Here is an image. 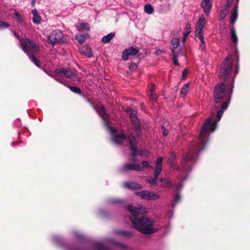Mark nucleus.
<instances>
[{
	"mask_svg": "<svg viewBox=\"0 0 250 250\" xmlns=\"http://www.w3.org/2000/svg\"><path fill=\"white\" fill-rule=\"evenodd\" d=\"M188 74V71L187 69H184L182 72V77L184 78L186 77Z\"/></svg>",
	"mask_w": 250,
	"mask_h": 250,
	"instance_id": "obj_50",
	"label": "nucleus"
},
{
	"mask_svg": "<svg viewBox=\"0 0 250 250\" xmlns=\"http://www.w3.org/2000/svg\"><path fill=\"white\" fill-rule=\"evenodd\" d=\"M163 158L162 157H159L157 158L156 163V167L155 169V172L156 175L157 174H160L162 171V162Z\"/></svg>",
	"mask_w": 250,
	"mask_h": 250,
	"instance_id": "obj_23",
	"label": "nucleus"
},
{
	"mask_svg": "<svg viewBox=\"0 0 250 250\" xmlns=\"http://www.w3.org/2000/svg\"><path fill=\"white\" fill-rule=\"evenodd\" d=\"M233 0H227V1L229 2V3H231L232 2Z\"/></svg>",
	"mask_w": 250,
	"mask_h": 250,
	"instance_id": "obj_59",
	"label": "nucleus"
},
{
	"mask_svg": "<svg viewBox=\"0 0 250 250\" xmlns=\"http://www.w3.org/2000/svg\"><path fill=\"white\" fill-rule=\"evenodd\" d=\"M201 7L206 16H208L212 7V0H203L201 3Z\"/></svg>",
	"mask_w": 250,
	"mask_h": 250,
	"instance_id": "obj_15",
	"label": "nucleus"
},
{
	"mask_svg": "<svg viewBox=\"0 0 250 250\" xmlns=\"http://www.w3.org/2000/svg\"><path fill=\"white\" fill-rule=\"evenodd\" d=\"M16 143H17V142H13L12 143V144L14 145L16 144Z\"/></svg>",
	"mask_w": 250,
	"mask_h": 250,
	"instance_id": "obj_60",
	"label": "nucleus"
},
{
	"mask_svg": "<svg viewBox=\"0 0 250 250\" xmlns=\"http://www.w3.org/2000/svg\"><path fill=\"white\" fill-rule=\"evenodd\" d=\"M32 13L33 15V17L36 16V15H38V12L36 9L32 10Z\"/></svg>",
	"mask_w": 250,
	"mask_h": 250,
	"instance_id": "obj_52",
	"label": "nucleus"
},
{
	"mask_svg": "<svg viewBox=\"0 0 250 250\" xmlns=\"http://www.w3.org/2000/svg\"><path fill=\"white\" fill-rule=\"evenodd\" d=\"M99 214L102 215H104V210L103 209H101L99 210Z\"/></svg>",
	"mask_w": 250,
	"mask_h": 250,
	"instance_id": "obj_54",
	"label": "nucleus"
},
{
	"mask_svg": "<svg viewBox=\"0 0 250 250\" xmlns=\"http://www.w3.org/2000/svg\"><path fill=\"white\" fill-rule=\"evenodd\" d=\"M79 94H81V90H80V89H79Z\"/></svg>",
	"mask_w": 250,
	"mask_h": 250,
	"instance_id": "obj_61",
	"label": "nucleus"
},
{
	"mask_svg": "<svg viewBox=\"0 0 250 250\" xmlns=\"http://www.w3.org/2000/svg\"><path fill=\"white\" fill-rule=\"evenodd\" d=\"M138 66V65L137 63H131L129 66V68L130 70H131L132 71H134L137 69Z\"/></svg>",
	"mask_w": 250,
	"mask_h": 250,
	"instance_id": "obj_42",
	"label": "nucleus"
},
{
	"mask_svg": "<svg viewBox=\"0 0 250 250\" xmlns=\"http://www.w3.org/2000/svg\"><path fill=\"white\" fill-rule=\"evenodd\" d=\"M114 233L125 238H130L134 235L133 231H126L125 230H115Z\"/></svg>",
	"mask_w": 250,
	"mask_h": 250,
	"instance_id": "obj_19",
	"label": "nucleus"
},
{
	"mask_svg": "<svg viewBox=\"0 0 250 250\" xmlns=\"http://www.w3.org/2000/svg\"><path fill=\"white\" fill-rule=\"evenodd\" d=\"M75 239L73 245H68L65 244L62 237L57 234H53L51 236L52 241L62 250H78L77 242L78 241V232L76 230L72 232Z\"/></svg>",
	"mask_w": 250,
	"mask_h": 250,
	"instance_id": "obj_5",
	"label": "nucleus"
},
{
	"mask_svg": "<svg viewBox=\"0 0 250 250\" xmlns=\"http://www.w3.org/2000/svg\"><path fill=\"white\" fill-rule=\"evenodd\" d=\"M127 139L129 142V148L131 151L132 157H136L137 141L132 133L127 135Z\"/></svg>",
	"mask_w": 250,
	"mask_h": 250,
	"instance_id": "obj_10",
	"label": "nucleus"
},
{
	"mask_svg": "<svg viewBox=\"0 0 250 250\" xmlns=\"http://www.w3.org/2000/svg\"><path fill=\"white\" fill-rule=\"evenodd\" d=\"M9 27V25L8 23L6 22L2 21H0V29L3 30L6 28H7Z\"/></svg>",
	"mask_w": 250,
	"mask_h": 250,
	"instance_id": "obj_39",
	"label": "nucleus"
},
{
	"mask_svg": "<svg viewBox=\"0 0 250 250\" xmlns=\"http://www.w3.org/2000/svg\"><path fill=\"white\" fill-rule=\"evenodd\" d=\"M191 32V24L189 23H187L185 28L184 29V31L183 33L184 36H188V35L190 34Z\"/></svg>",
	"mask_w": 250,
	"mask_h": 250,
	"instance_id": "obj_37",
	"label": "nucleus"
},
{
	"mask_svg": "<svg viewBox=\"0 0 250 250\" xmlns=\"http://www.w3.org/2000/svg\"><path fill=\"white\" fill-rule=\"evenodd\" d=\"M79 27L83 30H85L86 31H89L90 30V27L88 23L85 22H82L79 23Z\"/></svg>",
	"mask_w": 250,
	"mask_h": 250,
	"instance_id": "obj_36",
	"label": "nucleus"
},
{
	"mask_svg": "<svg viewBox=\"0 0 250 250\" xmlns=\"http://www.w3.org/2000/svg\"><path fill=\"white\" fill-rule=\"evenodd\" d=\"M195 37L197 38H198L200 41L201 43H200V47H199L200 49L202 51H205L206 45V43H205V42L204 41V35H198L197 36H195Z\"/></svg>",
	"mask_w": 250,
	"mask_h": 250,
	"instance_id": "obj_29",
	"label": "nucleus"
},
{
	"mask_svg": "<svg viewBox=\"0 0 250 250\" xmlns=\"http://www.w3.org/2000/svg\"><path fill=\"white\" fill-rule=\"evenodd\" d=\"M91 104L97 113L102 118L105 127L111 133V138L113 141L117 144H122L124 141L125 139H127V135H125L124 133H120L119 134L115 135V133L117 132V129L114 127L110 126V125L111 124L110 116L106 113L104 107L103 106H100L96 108L92 104Z\"/></svg>",
	"mask_w": 250,
	"mask_h": 250,
	"instance_id": "obj_3",
	"label": "nucleus"
},
{
	"mask_svg": "<svg viewBox=\"0 0 250 250\" xmlns=\"http://www.w3.org/2000/svg\"><path fill=\"white\" fill-rule=\"evenodd\" d=\"M79 53L89 58L93 57L92 49L88 46H83L81 49H79Z\"/></svg>",
	"mask_w": 250,
	"mask_h": 250,
	"instance_id": "obj_20",
	"label": "nucleus"
},
{
	"mask_svg": "<svg viewBox=\"0 0 250 250\" xmlns=\"http://www.w3.org/2000/svg\"><path fill=\"white\" fill-rule=\"evenodd\" d=\"M238 2L239 0H237L234 7L230 11V23L233 24L236 21L238 17Z\"/></svg>",
	"mask_w": 250,
	"mask_h": 250,
	"instance_id": "obj_16",
	"label": "nucleus"
},
{
	"mask_svg": "<svg viewBox=\"0 0 250 250\" xmlns=\"http://www.w3.org/2000/svg\"><path fill=\"white\" fill-rule=\"evenodd\" d=\"M41 21V18L39 15H36L33 18V22L35 24H39Z\"/></svg>",
	"mask_w": 250,
	"mask_h": 250,
	"instance_id": "obj_41",
	"label": "nucleus"
},
{
	"mask_svg": "<svg viewBox=\"0 0 250 250\" xmlns=\"http://www.w3.org/2000/svg\"><path fill=\"white\" fill-rule=\"evenodd\" d=\"M159 175L160 174H157V175H156V173L154 172V177H151L150 178H147L146 181L151 185H154L157 183V181Z\"/></svg>",
	"mask_w": 250,
	"mask_h": 250,
	"instance_id": "obj_32",
	"label": "nucleus"
},
{
	"mask_svg": "<svg viewBox=\"0 0 250 250\" xmlns=\"http://www.w3.org/2000/svg\"><path fill=\"white\" fill-rule=\"evenodd\" d=\"M136 194L142 199L148 201L156 200L160 197L159 195L155 192L149 191L146 190L136 192Z\"/></svg>",
	"mask_w": 250,
	"mask_h": 250,
	"instance_id": "obj_8",
	"label": "nucleus"
},
{
	"mask_svg": "<svg viewBox=\"0 0 250 250\" xmlns=\"http://www.w3.org/2000/svg\"><path fill=\"white\" fill-rule=\"evenodd\" d=\"M178 53L177 52H172V60L174 64H178V61L177 59Z\"/></svg>",
	"mask_w": 250,
	"mask_h": 250,
	"instance_id": "obj_38",
	"label": "nucleus"
},
{
	"mask_svg": "<svg viewBox=\"0 0 250 250\" xmlns=\"http://www.w3.org/2000/svg\"><path fill=\"white\" fill-rule=\"evenodd\" d=\"M20 46L24 52L28 56L30 61L40 67L39 61L34 55L40 50L39 46L34 41L28 38L23 39V41L21 42Z\"/></svg>",
	"mask_w": 250,
	"mask_h": 250,
	"instance_id": "obj_4",
	"label": "nucleus"
},
{
	"mask_svg": "<svg viewBox=\"0 0 250 250\" xmlns=\"http://www.w3.org/2000/svg\"><path fill=\"white\" fill-rule=\"evenodd\" d=\"M187 37L188 36H186V37L184 36L183 39L182 40L183 43H184L186 42Z\"/></svg>",
	"mask_w": 250,
	"mask_h": 250,
	"instance_id": "obj_56",
	"label": "nucleus"
},
{
	"mask_svg": "<svg viewBox=\"0 0 250 250\" xmlns=\"http://www.w3.org/2000/svg\"><path fill=\"white\" fill-rule=\"evenodd\" d=\"M230 34L232 42L234 44L235 47H236L238 43V39L234 28L230 30Z\"/></svg>",
	"mask_w": 250,
	"mask_h": 250,
	"instance_id": "obj_28",
	"label": "nucleus"
},
{
	"mask_svg": "<svg viewBox=\"0 0 250 250\" xmlns=\"http://www.w3.org/2000/svg\"><path fill=\"white\" fill-rule=\"evenodd\" d=\"M189 83H187L184 84L183 86L181 89L180 94L183 96H186L189 90Z\"/></svg>",
	"mask_w": 250,
	"mask_h": 250,
	"instance_id": "obj_31",
	"label": "nucleus"
},
{
	"mask_svg": "<svg viewBox=\"0 0 250 250\" xmlns=\"http://www.w3.org/2000/svg\"><path fill=\"white\" fill-rule=\"evenodd\" d=\"M186 178L187 177L184 178L180 182L177 184V185H176L174 187V190L177 192V193L173 195L171 200V205L173 208L175 207L176 205L180 201L181 199L179 191L183 188V183Z\"/></svg>",
	"mask_w": 250,
	"mask_h": 250,
	"instance_id": "obj_9",
	"label": "nucleus"
},
{
	"mask_svg": "<svg viewBox=\"0 0 250 250\" xmlns=\"http://www.w3.org/2000/svg\"><path fill=\"white\" fill-rule=\"evenodd\" d=\"M122 171L126 172L128 170H134L136 171H142L143 170V167L139 164H125L121 168Z\"/></svg>",
	"mask_w": 250,
	"mask_h": 250,
	"instance_id": "obj_14",
	"label": "nucleus"
},
{
	"mask_svg": "<svg viewBox=\"0 0 250 250\" xmlns=\"http://www.w3.org/2000/svg\"><path fill=\"white\" fill-rule=\"evenodd\" d=\"M159 182L161 183L160 187L163 188H170L173 186L172 182L167 178H163L159 180Z\"/></svg>",
	"mask_w": 250,
	"mask_h": 250,
	"instance_id": "obj_25",
	"label": "nucleus"
},
{
	"mask_svg": "<svg viewBox=\"0 0 250 250\" xmlns=\"http://www.w3.org/2000/svg\"><path fill=\"white\" fill-rule=\"evenodd\" d=\"M162 129L163 130V135L164 136H167V134H168V130H167L166 128H165V127L164 126L162 127Z\"/></svg>",
	"mask_w": 250,
	"mask_h": 250,
	"instance_id": "obj_49",
	"label": "nucleus"
},
{
	"mask_svg": "<svg viewBox=\"0 0 250 250\" xmlns=\"http://www.w3.org/2000/svg\"><path fill=\"white\" fill-rule=\"evenodd\" d=\"M56 73L62 78L70 79L75 76V74L69 68H57Z\"/></svg>",
	"mask_w": 250,
	"mask_h": 250,
	"instance_id": "obj_12",
	"label": "nucleus"
},
{
	"mask_svg": "<svg viewBox=\"0 0 250 250\" xmlns=\"http://www.w3.org/2000/svg\"><path fill=\"white\" fill-rule=\"evenodd\" d=\"M239 65H236V67H235V70L234 73V74H233V76L232 77H230V74H229V78L228 80H229V79H230V80H231V79H232L233 78H234L235 79V76L237 75V74H238V72H239Z\"/></svg>",
	"mask_w": 250,
	"mask_h": 250,
	"instance_id": "obj_43",
	"label": "nucleus"
},
{
	"mask_svg": "<svg viewBox=\"0 0 250 250\" xmlns=\"http://www.w3.org/2000/svg\"><path fill=\"white\" fill-rule=\"evenodd\" d=\"M230 4H231V3H229V2L227 1V3L225 4V5L224 6H223V7L229 10V8Z\"/></svg>",
	"mask_w": 250,
	"mask_h": 250,
	"instance_id": "obj_51",
	"label": "nucleus"
},
{
	"mask_svg": "<svg viewBox=\"0 0 250 250\" xmlns=\"http://www.w3.org/2000/svg\"><path fill=\"white\" fill-rule=\"evenodd\" d=\"M229 9L223 7H221L219 11V16L218 17V21H221L222 20L224 19L226 17L228 14L229 13Z\"/></svg>",
	"mask_w": 250,
	"mask_h": 250,
	"instance_id": "obj_24",
	"label": "nucleus"
},
{
	"mask_svg": "<svg viewBox=\"0 0 250 250\" xmlns=\"http://www.w3.org/2000/svg\"><path fill=\"white\" fill-rule=\"evenodd\" d=\"M130 118L131 119V121L132 123L133 124H136L139 123L140 121L137 117V115L136 114V113L132 112L130 114Z\"/></svg>",
	"mask_w": 250,
	"mask_h": 250,
	"instance_id": "obj_35",
	"label": "nucleus"
},
{
	"mask_svg": "<svg viewBox=\"0 0 250 250\" xmlns=\"http://www.w3.org/2000/svg\"><path fill=\"white\" fill-rule=\"evenodd\" d=\"M78 38H79L78 34H76V35H75V39L76 40H78Z\"/></svg>",
	"mask_w": 250,
	"mask_h": 250,
	"instance_id": "obj_58",
	"label": "nucleus"
},
{
	"mask_svg": "<svg viewBox=\"0 0 250 250\" xmlns=\"http://www.w3.org/2000/svg\"><path fill=\"white\" fill-rule=\"evenodd\" d=\"M79 242H80L81 240H82L83 239V236L82 234L79 233Z\"/></svg>",
	"mask_w": 250,
	"mask_h": 250,
	"instance_id": "obj_55",
	"label": "nucleus"
},
{
	"mask_svg": "<svg viewBox=\"0 0 250 250\" xmlns=\"http://www.w3.org/2000/svg\"><path fill=\"white\" fill-rule=\"evenodd\" d=\"M126 209L131 213L129 219L134 229L145 234H150L158 231L157 229L153 227V220L144 216L145 208L142 205L137 207L129 205L126 207Z\"/></svg>",
	"mask_w": 250,
	"mask_h": 250,
	"instance_id": "obj_2",
	"label": "nucleus"
},
{
	"mask_svg": "<svg viewBox=\"0 0 250 250\" xmlns=\"http://www.w3.org/2000/svg\"><path fill=\"white\" fill-rule=\"evenodd\" d=\"M141 164L143 165V166H141V167H143V169L144 168H152V166H150L149 164L146 161H142L141 162Z\"/></svg>",
	"mask_w": 250,
	"mask_h": 250,
	"instance_id": "obj_40",
	"label": "nucleus"
},
{
	"mask_svg": "<svg viewBox=\"0 0 250 250\" xmlns=\"http://www.w3.org/2000/svg\"><path fill=\"white\" fill-rule=\"evenodd\" d=\"M176 157V154L173 152L170 153V156L169 158V162L170 163L172 164Z\"/></svg>",
	"mask_w": 250,
	"mask_h": 250,
	"instance_id": "obj_45",
	"label": "nucleus"
},
{
	"mask_svg": "<svg viewBox=\"0 0 250 250\" xmlns=\"http://www.w3.org/2000/svg\"><path fill=\"white\" fill-rule=\"evenodd\" d=\"M233 61L230 56H227L220 65L218 77L224 81L217 84L213 90V100L215 104H221L220 109L217 114L212 113L203 124L199 133L197 142L190 145L188 151L183 156V163L181 168L185 172L190 171L193 165L197 160L199 152L203 150L208 141L209 134L217 127L224 111L227 109L230 104L233 88L234 78L231 79V83L228 82L229 74L232 71Z\"/></svg>",
	"mask_w": 250,
	"mask_h": 250,
	"instance_id": "obj_1",
	"label": "nucleus"
},
{
	"mask_svg": "<svg viewBox=\"0 0 250 250\" xmlns=\"http://www.w3.org/2000/svg\"><path fill=\"white\" fill-rule=\"evenodd\" d=\"M90 37V35L88 33H80L79 34V44H83L85 41Z\"/></svg>",
	"mask_w": 250,
	"mask_h": 250,
	"instance_id": "obj_30",
	"label": "nucleus"
},
{
	"mask_svg": "<svg viewBox=\"0 0 250 250\" xmlns=\"http://www.w3.org/2000/svg\"><path fill=\"white\" fill-rule=\"evenodd\" d=\"M70 90L75 93L78 94V87L77 86H70Z\"/></svg>",
	"mask_w": 250,
	"mask_h": 250,
	"instance_id": "obj_46",
	"label": "nucleus"
},
{
	"mask_svg": "<svg viewBox=\"0 0 250 250\" xmlns=\"http://www.w3.org/2000/svg\"><path fill=\"white\" fill-rule=\"evenodd\" d=\"M61 83H63L64 82H61Z\"/></svg>",
	"mask_w": 250,
	"mask_h": 250,
	"instance_id": "obj_62",
	"label": "nucleus"
},
{
	"mask_svg": "<svg viewBox=\"0 0 250 250\" xmlns=\"http://www.w3.org/2000/svg\"><path fill=\"white\" fill-rule=\"evenodd\" d=\"M205 25V18L203 15L200 16L196 24V30L195 31V36L204 35L203 29Z\"/></svg>",
	"mask_w": 250,
	"mask_h": 250,
	"instance_id": "obj_13",
	"label": "nucleus"
},
{
	"mask_svg": "<svg viewBox=\"0 0 250 250\" xmlns=\"http://www.w3.org/2000/svg\"><path fill=\"white\" fill-rule=\"evenodd\" d=\"M132 161H133L134 162H135L136 161V157H132Z\"/></svg>",
	"mask_w": 250,
	"mask_h": 250,
	"instance_id": "obj_57",
	"label": "nucleus"
},
{
	"mask_svg": "<svg viewBox=\"0 0 250 250\" xmlns=\"http://www.w3.org/2000/svg\"><path fill=\"white\" fill-rule=\"evenodd\" d=\"M12 32H13V35H14V36L15 37H16L19 40L20 44H21V42L23 41V39L21 38V37H20L19 34H17L16 32H14L13 31H12Z\"/></svg>",
	"mask_w": 250,
	"mask_h": 250,
	"instance_id": "obj_47",
	"label": "nucleus"
},
{
	"mask_svg": "<svg viewBox=\"0 0 250 250\" xmlns=\"http://www.w3.org/2000/svg\"><path fill=\"white\" fill-rule=\"evenodd\" d=\"M155 84H151L150 86L149 90V95L150 96V99L153 102H155L156 101V95L155 92Z\"/></svg>",
	"mask_w": 250,
	"mask_h": 250,
	"instance_id": "obj_26",
	"label": "nucleus"
},
{
	"mask_svg": "<svg viewBox=\"0 0 250 250\" xmlns=\"http://www.w3.org/2000/svg\"><path fill=\"white\" fill-rule=\"evenodd\" d=\"M173 213L171 211H169L166 215L167 217L170 219L173 217Z\"/></svg>",
	"mask_w": 250,
	"mask_h": 250,
	"instance_id": "obj_48",
	"label": "nucleus"
},
{
	"mask_svg": "<svg viewBox=\"0 0 250 250\" xmlns=\"http://www.w3.org/2000/svg\"><path fill=\"white\" fill-rule=\"evenodd\" d=\"M139 52V50L138 48L132 46L126 48L122 52V60L124 61H128L130 56H136Z\"/></svg>",
	"mask_w": 250,
	"mask_h": 250,
	"instance_id": "obj_11",
	"label": "nucleus"
},
{
	"mask_svg": "<svg viewBox=\"0 0 250 250\" xmlns=\"http://www.w3.org/2000/svg\"><path fill=\"white\" fill-rule=\"evenodd\" d=\"M14 14L17 18L16 20L18 23L20 24L21 25H23L24 21L23 17L17 11H15Z\"/></svg>",
	"mask_w": 250,
	"mask_h": 250,
	"instance_id": "obj_33",
	"label": "nucleus"
},
{
	"mask_svg": "<svg viewBox=\"0 0 250 250\" xmlns=\"http://www.w3.org/2000/svg\"><path fill=\"white\" fill-rule=\"evenodd\" d=\"M108 204L115 208H122L125 207V201L117 199H110L107 201Z\"/></svg>",
	"mask_w": 250,
	"mask_h": 250,
	"instance_id": "obj_17",
	"label": "nucleus"
},
{
	"mask_svg": "<svg viewBox=\"0 0 250 250\" xmlns=\"http://www.w3.org/2000/svg\"><path fill=\"white\" fill-rule=\"evenodd\" d=\"M180 40L178 38H173L171 41L172 46V52H177V50H181V47L180 46Z\"/></svg>",
	"mask_w": 250,
	"mask_h": 250,
	"instance_id": "obj_22",
	"label": "nucleus"
},
{
	"mask_svg": "<svg viewBox=\"0 0 250 250\" xmlns=\"http://www.w3.org/2000/svg\"><path fill=\"white\" fill-rule=\"evenodd\" d=\"M104 243L112 244L116 247H120L124 249L126 247L125 245L117 242L115 240L111 238H107L104 240V242H97L94 243V247L96 250H111L108 247L105 246Z\"/></svg>",
	"mask_w": 250,
	"mask_h": 250,
	"instance_id": "obj_6",
	"label": "nucleus"
},
{
	"mask_svg": "<svg viewBox=\"0 0 250 250\" xmlns=\"http://www.w3.org/2000/svg\"><path fill=\"white\" fill-rule=\"evenodd\" d=\"M62 37V32L60 30H55L53 31L50 35L48 36L47 42L54 46L55 44L61 41Z\"/></svg>",
	"mask_w": 250,
	"mask_h": 250,
	"instance_id": "obj_7",
	"label": "nucleus"
},
{
	"mask_svg": "<svg viewBox=\"0 0 250 250\" xmlns=\"http://www.w3.org/2000/svg\"><path fill=\"white\" fill-rule=\"evenodd\" d=\"M115 36V33L112 32L110 33L107 35L104 36L101 40V41L104 43H109L111 40L113 39L114 37Z\"/></svg>",
	"mask_w": 250,
	"mask_h": 250,
	"instance_id": "obj_27",
	"label": "nucleus"
},
{
	"mask_svg": "<svg viewBox=\"0 0 250 250\" xmlns=\"http://www.w3.org/2000/svg\"><path fill=\"white\" fill-rule=\"evenodd\" d=\"M145 12L148 14H151L154 12V8L150 4H146L144 6Z\"/></svg>",
	"mask_w": 250,
	"mask_h": 250,
	"instance_id": "obj_34",
	"label": "nucleus"
},
{
	"mask_svg": "<svg viewBox=\"0 0 250 250\" xmlns=\"http://www.w3.org/2000/svg\"><path fill=\"white\" fill-rule=\"evenodd\" d=\"M138 153L140 156H144V155L147 156L149 154V152L147 150L144 149L140 150L138 151Z\"/></svg>",
	"mask_w": 250,
	"mask_h": 250,
	"instance_id": "obj_44",
	"label": "nucleus"
},
{
	"mask_svg": "<svg viewBox=\"0 0 250 250\" xmlns=\"http://www.w3.org/2000/svg\"><path fill=\"white\" fill-rule=\"evenodd\" d=\"M132 128L134 130L135 135L138 139H141L142 136V128L140 122L133 124Z\"/></svg>",
	"mask_w": 250,
	"mask_h": 250,
	"instance_id": "obj_18",
	"label": "nucleus"
},
{
	"mask_svg": "<svg viewBox=\"0 0 250 250\" xmlns=\"http://www.w3.org/2000/svg\"><path fill=\"white\" fill-rule=\"evenodd\" d=\"M124 186L128 189L133 190L139 189L142 188L141 184L135 182H125L124 184Z\"/></svg>",
	"mask_w": 250,
	"mask_h": 250,
	"instance_id": "obj_21",
	"label": "nucleus"
},
{
	"mask_svg": "<svg viewBox=\"0 0 250 250\" xmlns=\"http://www.w3.org/2000/svg\"><path fill=\"white\" fill-rule=\"evenodd\" d=\"M36 2V0H32V1L31 2L32 7H34L35 6Z\"/></svg>",
	"mask_w": 250,
	"mask_h": 250,
	"instance_id": "obj_53",
	"label": "nucleus"
}]
</instances>
